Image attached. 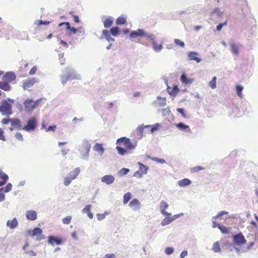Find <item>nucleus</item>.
<instances>
[{"label": "nucleus", "mask_w": 258, "mask_h": 258, "mask_svg": "<svg viewBox=\"0 0 258 258\" xmlns=\"http://www.w3.org/2000/svg\"><path fill=\"white\" fill-rule=\"evenodd\" d=\"M116 144L117 145L116 149L119 155H121L127 153V150L135 149L136 146V144H133L129 138H125V137L117 139Z\"/></svg>", "instance_id": "obj_1"}, {"label": "nucleus", "mask_w": 258, "mask_h": 258, "mask_svg": "<svg viewBox=\"0 0 258 258\" xmlns=\"http://www.w3.org/2000/svg\"><path fill=\"white\" fill-rule=\"evenodd\" d=\"M80 173V168H76L74 170H73L69 173V176L64 177L63 179V183L65 186H68V185L70 184L72 181L74 180L75 178H76L78 174Z\"/></svg>", "instance_id": "obj_2"}, {"label": "nucleus", "mask_w": 258, "mask_h": 258, "mask_svg": "<svg viewBox=\"0 0 258 258\" xmlns=\"http://www.w3.org/2000/svg\"><path fill=\"white\" fill-rule=\"evenodd\" d=\"M41 99H37L36 101H33L32 99H26L24 102V105L25 109L26 111H31L36 108L40 104Z\"/></svg>", "instance_id": "obj_3"}, {"label": "nucleus", "mask_w": 258, "mask_h": 258, "mask_svg": "<svg viewBox=\"0 0 258 258\" xmlns=\"http://www.w3.org/2000/svg\"><path fill=\"white\" fill-rule=\"evenodd\" d=\"M0 111L3 115L10 116L13 113L11 104L9 103L7 101H3L0 106Z\"/></svg>", "instance_id": "obj_4"}, {"label": "nucleus", "mask_w": 258, "mask_h": 258, "mask_svg": "<svg viewBox=\"0 0 258 258\" xmlns=\"http://www.w3.org/2000/svg\"><path fill=\"white\" fill-rule=\"evenodd\" d=\"M37 119L36 117H32L29 118L27 123L23 127V130L26 131H34L37 125Z\"/></svg>", "instance_id": "obj_5"}, {"label": "nucleus", "mask_w": 258, "mask_h": 258, "mask_svg": "<svg viewBox=\"0 0 258 258\" xmlns=\"http://www.w3.org/2000/svg\"><path fill=\"white\" fill-rule=\"evenodd\" d=\"M142 36H145V37H147V38H151L152 35H151L150 33H147V32L142 29H138L136 31H132L130 33V38H137V37H142Z\"/></svg>", "instance_id": "obj_6"}, {"label": "nucleus", "mask_w": 258, "mask_h": 258, "mask_svg": "<svg viewBox=\"0 0 258 258\" xmlns=\"http://www.w3.org/2000/svg\"><path fill=\"white\" fill-rule=\"evenodd\" d=\"M11 131H13L14 128H17L18 130H23V126L22 125V122L19 118H11Z\"/></svg>", "instance_id": "obj_7"}, {"label": "nucleus", "mask_w": 258, "mask_h": 258, "mask_svg": "<svg viewBox=\"0 0 258 258\" xmlns=\"http://www.w3.org/2000/svg\"><path fill=\"white\" fill-rule=\"evenodd\" d=\"M36 82V79L34 78V77L33 78L27 79L23 81V88H24V89H28V88L32 87Z\"/></svg>", "instance_id": "obj_8"}, {"label": "nucleus", "mask_w": 258, "mask_h": 258, "mask_svg": "<svg viewBox=\"0 0 258 258\" xmlns=\"http://www.w3.org/2000/svg\"><path fill=\"white\" fill-rule=\"evenodd\" d=\"M234 241L235 243L237 245H242L246 242V239H245L242 233H238L234 235Z\"/></svg>", "instance_id": "obj_9"}, {"label": "nucleus", "mask_w": 258, "mask_h": 258, "mask_svg": "<svg viewBox=\"0 0 258 258\" xmlns=\"http://www.w3.org/2000/svg\"><path fill=\"white\" fill-rule=\"evenodd\" d=\"M16 78V75L14 72H7L3 76V80L6 81L7 83L12 82V81L15 80Z\"/></svg>", "instance_id": "obj_10"}, {"label": "nucleus", "mask_w": 258, "mask_h": 258, "mask_svg": "<svg viewBox=\"0 0 258 258\" xmlns=\"http://www.w3.org/2000/svg\"><path fill=\"white\" fill-rule=\"evenodd\" d=\"M31 236L34 237V236H36V240H41L43 238V236L42 235V230L40 229V228H35L32 233Z\"/></svg>", "instance_id": "obj_11"}, {"label": "nucleus", "mask_w": 258, "mask_h": 258, "mask_svg": "<svg viewBox=\"0 0 258 258\" xmlns=\"http://www.w3.org/2000/svg\"><path fill=\"white\" fill-rule=\"evenodd\" d=\"M101 180L106 184H111L114 181L115 177L112 174H106V175L102 177Z\"/></svg>", "instance_id": "obj_12"}, {"label": "nucleus", "mask_w": 258, "mask_h": 258, "mask_svg": "<svg viewBox=\"0 0 258 258\" xmlns=\"http://www.w3.org/2000/svg\"><path fill=\"white\" fill-rule=\"evenodd\" d=\"M65 25L66 29H67L70 33V34H75V33L79 31V29H76L74 27H71L70 26V23L69 22H64L63 23H61L59 24V26L61 25Z\"/></svg>", "instance_id": "obj_13"}, {"label": "nucleus", "mask_w": 258, "mask_h": 258, "mask_svg": "<svg viewBox=\"0 0 258 258\" xmlns=\"http://www.w3.org/2000/svg\"><path fill=\"white\" fill-rule=\"evenodd\" d=\"M129 206L134 210H138L141 208V203L138 199H133L129 203Z\"/></svg>", "instance_id": "obj_14"}, {"label": "nucleus", "mask_w": 258, "mask_h": 258, "mask_svg": "<svg viewBox=\"0 0 258 258\" xmlns=\"http://www.w3.org/2000/svg\"><path fill=\"white\" fill-rule=\"evenodd\" d=\"M152 36L150 38L152 42V45L153 47V49L155 51H160V50H162L163 48V44L162 43H158L157 41L154 39V38H152V36H153V34H152Z\"/></svg>", "instance_id": "obj_15"}, {"label": "nucleus", "mask_w": 258, "mask_h": 258, "mask_svg": "<svg viewBox=\"0 0 258 258\" xmlns=\"http://www.w3.org/2000/svg\"><path fill=\"white\" fill-rule=\"evenodd\" d=\"M8 179L9 176H8V174L4 172L2 170H0V186H3V185L5 184Z\"/></svg>", "instance_id": "obj_16"}, {"label": "nucleus", "mask_w": 258, "mask_h": 258, "mask_svg": "<svg viewBox=\"0 0 258 258\" xmlns=\"http://www.w3.org/2000/svg\"><path fill=\"white\" fill-rule=\"evenodd\" d=\"M48 241L50 244L52 245H54L55 243L56 244H60L62 242V240L61 238H57V237L49 236Z\"/></svg>", "instance_id": "obj_17"}, {"label": "nucleus", "mask_w": 258, "mask_h": 258, "mask_svg": "<svg viewBox=\"0 0 258 258\" xmlns=\"http://www.w3.org/2000/svg\"><path fill=\"white\" fill-rule=\"evenodd\" d=\"M26 217L27 219L34 221L37 218V213L34 210H28L26 212Z\"/></svg>", "instance_id": "obj_18"}, {"label": "nucleus", "mask_w": 258, "mask_h": 258, "mask_svg": "<svg viewBox=\"0 0 258 258\" xmlns=\"http://www.w3.org/2000/svg\"><path fill=\"white\" fill-rule=\"evenodd\" d=\"M168 207V204H167L166 201H161L160 203V209L162 213L165 215H170V213H167V212L165 211V209H167Z\"/></svg>", "instance_id": "obj_19"}, {"label": "nucleus", "mask_w": 258, "mask_h": 258, "mask_svg": "<svg viewBox=\"0 0 258 258\" xmlns=\"http://www.w3.org/2000/svg\"><path fill=\"white\" fill-rule=\"evenodd\" d=\"M198 53L195 51H191L188 53V58L190 60H196L197 62H199L201 61V59L198 57Z\"/></svg>", "instance_id": "obj_20"}, {"label": "nucleus", "mask_w": 258, "mask_h": 258, "mask_svg": "<svg viewBox=\"0 0 258 258\" xmlns=\"http://www.w3.org/2000/svg\"><path fill=\"white\" fill-rule=\"evenodd\" d=\"M7 226L10 228H15L18 226V220L16 218H13L11 220H8L7 222Z\"/></svg>", "instance_id": "obj_21"}, {"label": "nucleus", "mask_w": 258, "mask_h": 258, "mask_svg": "<svg viewBox=\"0 0 258 258\" xmlns=\"http://www.w3.org/2000/svg\"><path fill=\"white\" fill-rule=\"evenodd\" d=\"M91 205H87L84 209H83V211L85 213H87V215L90 218H93V213L91 212Z\"/></svg>", "instance_id": "obj_22"}, {"label": "nucleus", "mask_w": 258, "mask_h": 258, "mask_svg": "<svg viewBox=\"0 0 258 258\" xmlns=\"http://www.w3.org/2000/svg\"><path fill=\"white\" fill-rule=\"evenodd\" d=\"M151 127V125H146L144 126V125H140L137 128V130L138 132L140 133L141 137H143L144 135V132L145 130H147L148 131V128Z\"/></svg>", "instance_id": "obj_23"}, {"label": "nucleus", "mask_w": 258, "mask_h": 258, "mask_svg": "<svg viewBox=\"0 0 258 258\" xmlns=\"http://www.w3.org/2000/svg\"><path fill=\"white\" fill-rule=\"evenodd\" d=\"M191 183V181L188 178H183L182 180L178 181V184L180 186H185L187 185H189Z\"/></svg>", "instance_id": "obj_24"}, {"label": "nucleus", "mask_w": 258, "mask_h": 258, "mask_svg": "<svg viewBox=\"0 0 258 258\" xmlns=\"http://www.w3.org/2000/svg\"><path fill=\"white\" fill-rule=\"evenodd\" d=\"M0 88L5 91H9L11 89V86L7 83V81L4 80L3 82L0 81Z\"/></svg>", "instance_id": "obj_25"}, {"label": "nucleus", "mask_w": 258, "mask_h": 258, "mask_svg": "<svg viewBox=\"0 0 258 258\" xmlns=\"http://www.w3.org/2000/svg\"><path fill=\"white\" fill-rule=\"evenodd\" d=\"M103 35L104 38H105L108 41H114V38L111 37V35L109 31L106 30V29H103Z\"/></svg>", "instance_id": "obj_26"}, {"label": "nucleus", "mask_w": 258, "mask_h": 258, "mask_svg": "<svg viewBox=\"0 0 258 258\" xmlns=\"http://www.w3.org/2000/svg\"><path fill=\"white\" fill-rule=\"evenodd\" d=\"M181 81L184 84H189V83L192 82L193 80L187 78L185 74H183L181 76Z\"/></svg>", "instance_id": "obj_27"}, {"label": "nucleus", "mask_w": 258, "mask_h": 258, "mask_svg": "<svg viewBox=\"0 0 258 258\" xmlns=\"http://www.w3.org/2000/svg\"><path fill=\"white\" fill-rule=\"evenodd\" d=\"M41 128H45L46 132L53 131L54 132L56 128V125H52V126H49L46 128L44 123H42Z\"/></svg>", "instance_id": "obj_28"}, {"label": "nucleus", "mask_w": 258, "mask_h": 258, "mask_svg": "<svg viewBox=\"0 0 258 258\" xmlns=\"http://www.w3.org/2000/svg\"><path fill=\"white\" fill-rule=\"evenodd\" d=\"M176 126L179 128L180 130H187L189 132H191L190 129L189 128V126L188 125L184 124V123H182V122H180L179 123L176 124Z\"/></svg>", "instance_id": "obj_29"}, {"label": "nucleus", "mask_w": 258, "mask_h": 258, "mask_svg": "<svg viewBox=\"0 0 258 258\" xmlns=\"http://www.w3.org/2000/svg\"><path fill=\"white\" fill-rule=\"evenodd\" d=\"M160 126L159 123H156L153 126H150V127L148 128V131H147V133L149 134H152L154 132L158 131V128Z\"/></svg>", "instance_id": "obj_30"}, {"label": "nucleus", "mask_w": 258, "mask_h": 258, "mask_svg": "<svg viewBox=\"0 0 258 258\" xmlns=\"http://www.w3.org/2000/svg\"><path fill=\"white\" fill-rule=\"evenodd\" d=\"M125 22H126V18L125 17H123V16H120L116 20V23L117 25H123Z\"/></svg>", "instance_id": "obj_31"}, {"label": "nucleus", "mask_w": 258, "mask_h": 258, "mask_svg": "<svg viewBox=\"0 0 258 258\" xmlns=\"http://www.w3.org/2000/svg\"><path fill=\"white\" fill-rule=\"evenodd\" d=\"M174 219L172 217H170V216H167L164 218L162 220L161 224L162 225H166V224H168L171 223L172 221H173Z\"/></svg>", "instance_id": "obj_32"}, {"label": "nucleus", "mask_w": 258, "mask_h": 258, "mask_svg": "<svg viewBox=\"0 0 258 258\" xmlns=\"http://www.w3.org/2000/svg\"><path fill=\"white\" fill-rule=\"evenodd\" d=\"M94 150L100 153H103L104 149L102 146V144H96L94 147Z\"/></svg>", "instance_id": "obj_33"}, {"label": "nucleus", "mask_w": 258, "mask_h": 258, "mask_svg": "<svg viewBox=\"0 0 258 258\" xmlns=\"http://www.w3.org/2000/svg\"><path fill=\"white\" fill-rule=\"evenodd\" d=\"M132 195L130 192H127V193L125 194L123 196V202L124 204H126L128 201L132 199Z\"/></svg>", "instance_id": "obj_34"}, {"label": "nucleus", "mask_w": 258, "mask_h": 258, "mask_svg": "<svg viewBox=\"0 0 258 258\" xmlns=\"http://www.w3.org/2000/svg\"><path fill=\"white\" fill-rule=\"evenodd\" d=\"M212 249L214 252H220V251H221V248L219 242L216 241L214 243Z\"/></svg>", "instance_id": "obj_35"}, {"label": "nucleus", "mask_w": 258, "mask_h": 258, "mask_svg": "<svg viewBox=\"0 0 258 258\" xmlns=\"http://www.w3.org/2000/svg\"><path fill=\"white\" fill-rule=\"evenodd\" d=\"M236 94L240 98H243V94L242 91L243 89V87L240 85H236Z\"/></svg>", "instance_id": "obj_36"}, {"label": "nucleus", "mask_w": 258, "mask_h": 258, "mask_svg": "<svg viewBox=\"0 0 258 258\" xmlns=\"http://www.w3.org/2000/svg\"><path fill=\"white\" fill-rule=\"evenodd\" d=\"M113 24V20L111 18H107L103 22L104 26L105 28H109Z\"/></svg>", "instance_id": "obj_37"}, {"label": "nucleus", "mask_w": 258, "mask_h": 258, "mask_svg": "<svg viewBox=\"0 0 258 258\" xmlns=\"http://www.w3.org/2000/svg\"><path fill=\"white\" fill-rule=\"evenodd\" d=\"M12 184H11V183H8L6 186L5 187H2V188H0V192H9V191H11L12 188Z\"/></svg>", "instance_id": "obj_38"}, {"label": "nucleus", "mask_w": 258, "mask_h": 258, "mask_svg": "<svg viewBox=\"0 0 258 258\" xmlns=\"http://www.w3.org/2000/svg\"><path fill=\"white\" fill-rule=\"evenodd\" d=\"M230 45L231 48V51H232L234 54L238 55L239 53V50L236 44L234 43H231Z\"/></svg>", "instance_id": "obj_39"}, {"label": "nucleus", "mask_w": 258, "mask_h": 258, "mask_svg": "<svg viewBox=\"0 0 258 258\" xmlns=\"http://www.w3.org/2000/svg\"><path fill=\"white\" fill-rule=\"evenodd\" d=\"M217 77H213L212 80L209 82V86L210 87L212 88H216V81H217Z\"/></svg>", "instance_id": "obj_40"}, {"label": "nucleus", "mask_w": 258, "mask_h": 258, "mask_svg": "<svg viewBox=\"0 0 258 258\" xmlns=\"http://www.w3.org/2000/svg\"><path fill=\"white\" fill-rule=\"evenodd\" d=\"M91 147V145L89 143V142H88V141H86L85 142L83 143V148L86 151L87 153H89Z\"/></svg>", "instance_id": "obj_41"}, {"label": "nucleus", "mask_w": 258, "mask_h": 258, "mask_svg": "<svg viewBox=\"0 0 258 258\" xmlns=\"http://www.w3.org/2000/svg\"><path fill=\"white\" fill-rule=\"evenodd\" d=\"M110 33L113 36L118 35L119 33V29L118 27H112L110 29Z\"/></svg>", "instance_id": "obj_42"}, {"label": "nucleus", "mask_w": 258, "mask_h": 258, "mask_svg": "<svg viewBox=\"0 0 258 258\" xmlns=\"http://www.w3.org/2000/svg\"><path fill=\"white\" fill-rule=\"evenodd\" d=\"M72 219V216H66V217L63 218L62 219V222L63 224H70L71 220Z\"/></svg>", "instance_id": "obj_43"}, {"label": "nucleus", "mask_w": 258, "mask_h": 258, "mask_svg": "<svg viewBox=\"0 0 258 258\" xmlns=\"http://www.w3.org/2000/svg\"><path fill=\"white\" fill-rule=\"evenodd\" d=\"M204 169H205L204 167L201 166V165H198L197 166H195L191 168L190 170L192 173H195V172H198L199 170H204Z\"/></svg>", "instance_id": "obj_44"}, {"label": "nucleus", "mask_w": 258, "mask_h": 258, "mask_svg": "<svg viewBox=\"0 0 258 258\" xmlns=\"http://www.w3.org/2000/svg\"><path fill=\"white\" fill-rule=\"evenodd\" d=\"M139 165L140 166V169L143 173H147L148 167L146 166V165H144L143 163H141V162H139Z\"/></svg>", "instance_id": "obj_45"}, {"label": "nucleus", "mask_w": 258, "mask_h": 258, "mask_svg": "<svg viewBox=\"0 0 258 258\" xmlns=\"http://www.w3.org/2000/svg\"><path fill=\"white\" fill-rule=\"evenodd\" d=\"M35 23L37 25H48V24L50 23V21H47V20H45L44 21H43V20H36L35 22Z\"/></svg>", "instance_id": "obj_46"}, {"label": "nucleus", "mask_w": 258, "mask_h": 258, "mask_svg": "<svg viewBox=\"0 0 258 258\" xmlns=\"http://www.w3.org/2000/svg\"><path fill=\"white\" fill-rule=\"evenodd\" d=\"M174 42L175 44L176 45H179L180 47H184L185 46V43H184V41L180 40V39H178V38H175L174 40Z\"/></svg>", "instance_id": "obj_47"}, {"label": "nucleus", "mask_w": 258, "mask_h": 258, "mask_svg": "<svg viewBox=\"0 0 258 258\" xmlns=\"http://www.w3.org/2000/svg\"><path fill=\"white\" fill-rule=\"evenodd\" d=\"M219 229L222 233H224V234H227V233L229 232V229H228L226 227L224 226H221V225H219Z\"/></svg>", "instance_id": "obj_48"}, {"label": "nucleus", "mask_w": 258, "mask_h": 258, "mask_svg": "<svg viewBox=\"0 0 258 258\" xmlns=\"http://www.w3.org/2000/svg\"><path fill=\"white\" fill-rule=\"evenodd\" d=\"M173 251H174V249L173 248V247H166V248L165 249V252L167 255H170V254L172 253V252H173Z\"/></svg>", "instance_id": "obj_49"}, {"label": "nucleus", "mask_w": 258, "mask_h": 258, "mask_svg": "<svg viewBox=\"0 0 258 258\" xmlns=\"http://www.w3.org/2000/svg\"><path fill=\"white\" fill-rule=\"evenodd\" d=\"M227 214H228L227 211H221L216 216H214L213 219H216V218H220L222 215H227Z\"/></svg>", "instance_id": "obj_50"}, {"label": "nucleus", "mask_w": 258, "mask_h": 258, "mask_svg": "<svg viewBox=\"0 0 258 258\" xmlns=\"http://www.w3.org/2000/svg\"><path fill=\"white\" fill-rule=\"evenodd\" d=\"M0 140L3 141H6V138L4 136V131L2 128H0Z\"/></svg>", "instance_id": "obj_51"}, {"label": "nucleus", "mask_w": 258, "mask_h": 258, "mask_svg": "<svg viewBox=\"0 0 258 258\" xmlns=\"http://www.w3.org/2000/svg\"><path fill=\"white\" fill-rule=\"evenodd\" d=\"M227 24V20H226L224 23H220L219 25L217 26V30L218 31H220L222 28H223L224 25H226Z\"/></svg>", "instance_id": "obj_52"}, {"label": "nucleus", "mask_w": 258, "mask_h": 258, "mask_svg": "<svg viewBox=\"0 0 258 258\" xmlns=\"http://www.w3.org/2000/svg\"><path fill=\"white\" fill-rule=\"evenodd\" d=\"M73 13L74 12H73V11H70L69 13L70 14L72 15L75 22H79L80 20L78 16L74 15Z\"/></svg>", "instance_id": "obj_53"}, {"label": "nucleus", "mask_w": 258, "mask_h": 258, "mask_svg": "<svg viewBox=\"0 0 258 258\" xmlns=\"http://www.w3.org/2000/svg\"><path fill=\"white\" fill-rule=\"evenodd\" d=\"M12 122V118H3L1 120V122L3 124H8L9 122Z\"/></svg>", "instance_id": "obj_54"}, {"label": "nucleus", "mask_w": 258, "mask_h": 258, "mask_svg": "<svg viewBox=\"0 0 258 258\" xmlns=\"http://www.w3.org/2000/svg\"><path fill=\"white\" fill-rule=\"evenodd\" d=\"M177 111L181 113V114L183 117H186V115L185 114L184 110L183 109V108H177Z\"/></svg>", "instance_id": "obj_55"}, {"label": "nucleus", "mask_w": 258, "mask_h": 258, "mask_svg": "<svg viewBox=\"0 0 258 258\" xmlns=\"http://www.w3.org/2000/svg\"><path fill=\"white\" fill-rule=\"evenodd\" d=\"M152 159L153 161H156L159 163H165V160L164 159H159V158L153 157L152 158Z\"/></svg>", "instance_id": "obj_56"}, {"label": "nucleus", "mask_w": 258, "mask_h": 258, "mask_svg": "<svg viewBox=\"0 0 258 258\" xmlns=\"http://www.w3.org/2000/svg\"><path fill=\"white\" fill-rule=\"evenodd\" d=\"M37 70V68L36 66H34L32 68H31V70L29 72L30 75H34L36 73Z\"/></svg>", "instance_id": "obj_57"}, {"label": "nucleus", "mask_w": 258, "mask_h": 258, "mask_svg": "<svg viewBox=\"0 0 258 258\" xmlns=\"http://www.w3.org/2000/svg\"><path fill=\"white\" fill-rule=\"evenodd\" d=\"M178 91V88L177 87H176V86H175V87H174L172 88L171 91H170L169 93L170 94H176V93H177Z\"/></svg>", "instance_id": "obj_58"}, {"label": "nucleus", "mask_w": 258, "mask_h": 258, "mask_svg": "<svg viewBox=\"0 0 258 258\" xmlns=\"http://www.w3.org/2000/svg\"><path fill=\"white\" fill-rule=\"evenodd\" d=\"M15 137L17 139V140H23L22 134L20 133V132L16 133L15 134Z\"/></svg>", "instance_id": "obj_59"}, {"label": "nucleus", "mask_w": 258, "mask_h": 258, "mask_svg": "<svg viewBox=\"0 0 258 258\" xmlns=\"http://www.w3.org/2000/svg\"><path fill=\"white\" fill-rule=\"evenodd\" d=\"M25 253L30 255V256H34V255H37V253L34 250H28V251H26Z\"/></svg>", "instance_id": "obj_60"}, {"label": "nucleus", "mask_w": 258, "mask_h": 258, "mask_svg": "<svg viewBox=\"0 0 258 258\" xmlns=\"http://www.w3.org/2000/svg\"><path fill=\"white\" fill-rule=\"evenodd\" d=\"M97 217L98 220L101 221V220H103L104 218H105V215L101 214V213H98V214H97Z\"/></svg>", "instance_id": "obj_61"}, {"label": "nucleus", "mask_w": 258, "mask_h": 258, "mask_svg": "<svg viewBox=\"0 0 258 258\" xmlns=\"http://www.w3.org/2000/svg\"><path fill=\"white\" fill-rule=\"evenodd\" d=\"M115 257L114 253H106L103 258H115Z\"/></svg>", "instance_id": "obj_62"}, {"label": "nucleus", "mask_w": 258, "mask_h": 258, "mask_svg": "<svg viewBox=\"0 0 258 258\" xmlns=\"http://www.w3.org/2000/svg\"><path fill=\"white\" fill-rule=\"evenodd\" d=\"M188 252L187 250H183L180 254V256L181 258H184V257L186 256L187 255Z\"/></svg>", "instance_id": "obj_63"}, {"label": "nucleus", "mask_w": 258, "mask_h": 258, "mask_svg": "<svg viewBox=\"0 0 258 258\" xmlns=\"http://www.w3.org/2000/svg\"><path fill=\"white\" fill-rule=\"evenodd\" d=\"M128 171L129 169H128V168H123L120 170V173H122L123 174H126Z\"/></svg>", "instance_id": "obj_64"}]
</instances>
